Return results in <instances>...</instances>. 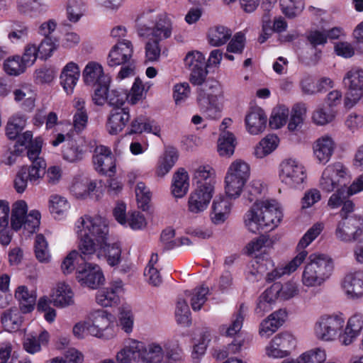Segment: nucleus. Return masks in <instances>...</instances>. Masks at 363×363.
<instances>
[{
  "mask_svg": "<svg viewBox=\"0 0 363 363\" xmlns=\"http://www.w3.org/2000/svg\"><path fill=\"white\" fill-rule=\"evenodd\" d=\"M79 239V250L84 260L94 255L97 247L106 245L108 238L106 220L100 216L84 215L76 223Z\"/></svg>",
  "mask_w": 363,
  "mask_h": 363,
  "instance_id": "1",
  "label": "nucleus"
},
{
  "mask_svg": "<svg viewBox=\"0 0 363 363\" xmlns=\"http://www.w3.org/2000/svg\"><path fill=\"white\" fill-rule=\"evenodd\" d=\"M283 217L278 203L264 200L253 203L244 215V224L249 231L256 233L260 230H272L277 228Z\"/></svg>",
  "mask_w": 363,
  "mask_h": 363,
  "instance_id": "2",
  "label": "nucleus"
},
{
  "mask_svg": "<svg viewBox=\"0 0 363 363\" xmlns=\"http://www.w3.org/2000/svg\"><path fill=\"white\" fill-rule=\"evenodd\" d=\"M140 35H150L152 38L163 40L171 37L173 22L166 13L155 15L153 11L143 12L137 19Z\"/></svg>",
  "mask_w": 363,
  "mask_h": 363,
  "instance_id": "3",
  "label": "nucleus"
},
{
  "mask_svg": "<svg viewBox=\"0 0 363 363\" xmlns=\"http://www.w3.org/2000/svg\"><path fill=\"white\" fill-rule=\"evenodd\" d=\"M333 268V262L328 255L311 254L303 271L301 281L307 287L320 286L330 278Z\"/></svg>",
  "mask_w": 363,
  "mask_h": 363,
  "instance_id": "4",
  "label": "nucleus"
},
{
  "mask_svg": "<svg viewBox=\"0 0 363 363\" xmlns=\"http://www.w3.org/2000/svg\"><path fill=\"white\" fill-rule=\"evenodd\" d=\"M323 228L324 225L322 223H316L313 225L298 242L297 250L299 252L297 255L284 267L276 268L271 272H269L267 275V280L268 281H273L284 274H290L295 272L308 256V252L304 249L320 234Z\"/></svg>",
  "mask_w": 363,
  "mask_h": 363,
  "instance_id": "5",
  "label": "nucleus"
},
{
  "mask_svg": "<svg viewBox=\"0 0 363 363\" xmlns=\"http://www.w3.org/2000/svg\"><path fill=\"white\" fill-rule=\"evenodd\" d=\"M24 146L27 150V157L30 162L27 164L28 172L26 181L24 180V189L26 188L27 182L32 184H38L42 174H44L46 163L43 157L40 156L43 146L41 137L33 138L31 131L24 132Z\"/></svg>",
  "mask_w": 363,
  "mask_h": 363,
  "instance_id": "6",
  "label": "nucleus"
},
{
  "mask_svg": "<svg viewBox=\"0 0 363 363\" xmlns=\"http://www.w3.org/2000/svg\"><path fill=\"white\" fill-rule=\"evenodd\" d=\"M345 316L340 312L324 313L318 317L313 327L315 337L323 342H333L345 326Z\"/></svg>",
  "mask_w": 363,
  "mask_h": 363,
  "instance_id": "7",
  "label": "nucleus"
},
{
  "mask_svg": "<svg viewBox=\"0 0 363 363\" xmlns=\"http://www.w3.org/2000/svg\"><path fill=\"white\" fill-rule=\"evenodd\" d=\"M250 175V167L245 161L237 159L231 162L225 177V189L228 196L234 199L240 196Z\"/></svg>",
  "mask_w": 363,
  "mask_h": 363,
  "instance_id": "8",
  "label": "nucleus"
},
{
  "mask_svg": "<svg viewBox=\"0 0 363 363\" xmlns=\"http://www.w3.org/2000/svg\"><path fill=\"white\" fill-rule=\"evenodd\" d=\"M350 177L347 168L341 162H335L325 167L320 179V187L330 193L337 189H345Z\"/></svg>",
  "mask_w": 363,
  "mask_h": 363,
  "instance_id": "9",
  "label": "nucleus"
},
{
  "mask_svg": "<svg viewBox=\"0 0 363 363\" xmlns=\"http://www.w3.org/2000/svg\"><path fill=\"white\" fill-rule=\"evenodd\" d=\"M279 179L290 188H299L306 179L304 167L293 158L284 160L279 165Z\"/></svg>",
  "mask_w": 363,
  "mask_h": 363,
  "instance_id": "10",
  "label": "nucleus"
},
{
  "mask_svg": "<svg viewBox=\"0 0 363 363\" xmlns=\"http://www.w3.org/2000/svg\"><path fill=\"white\" fill-rule=\"evenodd\" d=\"M335 235L345 243L356 242L363 236V223L356 216L341 219L337 223Z\"/></svg>",
  "mask_w": 363,
  "mask_h": 363,
  "instance_id": "11",
  "label": "nucleus"
},
{
  "mask_svg": "<svg viewBox=\"0 0 363 363\" xmlns=\"http://www.w3.org/2000/svg\"><path fill=\"white\" fill-rule=\"evenodd\" d=\"M204 55L199 51L189 52L184 58L185 66L190 70V82L199 84L206 79L208 71Z\"/></svg>",
  "mask_w": 363,
  "mask_h": 363,
  "instance_id": "12",
  "label": "nucleus"
},
{
  "mask_svg": "<svg viewBox=\"0 0 363 363\" xmlns=\"http://www.w3.org/2000/svg\"><path fill=\"white\" fill-rule=\"evenodd\" d=\"M295 346V338L289 333L277 334L266 347L267 356L282 358L289 354V350Z\"/></svg>",
  "mask_w": 363,
  "mask_h": 363,
  "instance_id": "13",
  "label": "nucleus"
},
{
  "mask_svg": "<svg viewBox=\"0 0 363 363\" xmlns=\"http://www.w3.org/2000/svg\"><path fill=\"white\" fill-rule=\"evenodd\" d=\"M112 315L104 310H95L91 311L86 318L88 325V334L102 337L104 331L108 329L111 323Z\"/></svg>",
  "mask_w": 363,
  "mask_h": 363,
  "instance_id": "14",
  "label": "nucleus"
},
{
  "mask_svg": "<svg viewBox=\"0 0 363 363\" xmlns=\"http://www.w3.org/2000/svg\"><path fill=\"white\" fill-rule=\"evenodd\" d=\"M214 190L207 187H196L189 195L188 211L192 214H200L206 211L213 198Z\"/></svg>",
  "mask_w": 363,
  "mask_h": 363,
  "instance_id": "15",
  "label": "nucleus"
},
{
  "mask_svg": "<svg viewBox=\"0 0 363 363\" xmlns=\"http://www.w3.org/2000/svg\"><path fill=\"white\" fill-rule=\"evenodd\" d=\"M77 279L82 286L96 289L103 284L104 277L99 265L85 264L84 268L77 272Z\"/></svg>",
  "mask_w": 363,
  "mask_h": 363,
  "instance_id": "16",
  "label": "nucleus"
},
{
  "mask_svg": "<svg viewBox=\"0 0 363 363\" xmlns=\"http://www.w3.org/2000/svg\"><path fill=\"white\" fill-rule=\"evenodd\" d=\"M133 53V48L130 41L125 40L118 42L109 52L107 60L108 65L116 67L133 61L132 60Z\"/></svg>",
  "mask_w": 363,
  "mask_h": 363,
  "instance_id": "17",
  "label": "nucleus"
},
{
  "mask_svg": "<svg viewBox=\"0 0 363 363\" xmlns=\"http://www.w3.org/2000/svg\"><path fill=\"white\" fill-rule=\"evenodd\" d=\"M341 287L347 297L358 298L363 296V271L347 273L341 282Z\"/></svg>",
  "mask_w": 363,
  "mask_h": 363,
  "instance_id": "18",
  "label": "nucleus"
},
{
  "mask_svg": "<svg viewBox=\"0 0 363 363\" xmlns=\"http://www.w3.org/2000/svg\"><path fill=\"white\" fill-rule=\"evenodd\" d=\"M130 119V111L128 108H113L108 114L106 125L108 133L118 134L124 129Z\"/></svg>",
  "mask_w": 363,
  "mask_h": 363,
  "instance_id": "19",
  "label": "nucleus"
},
{
  "mask_svg": "<svg viewBox=\"0 0 363 363\" xmlns=\"http://www.w3.org/2000/svg\"><path fill=\"white\" fill-rule=\"evenodd\" d=\"M313 148L316 160L319 163L325 164L333 155L336 143L331 135L325 134L315 141Z\"/></svg>",
  "mask_w": 363,
  "mask_h": 363,
  "instance_id": "20",
  "label": "nucleus"
},
{
  "mask_svg": "<svg viewBox=\"0 0 363 363\" xmlns=\"http://www.w3.org/2000/svg\"><path fill=\"white\" fill-rule=\"evenodd\" d=\"M93 163L97 172L102 174L114 173L116 170L115 160L111 150L106 146H97L93 156Z\"/></svg>",
  "mask_w": 363,
  "mask_h": 363,
  "instance_id": "21",
  "label": "nucleus"
},
{
  "mask_svg": "<svg viewBox=\"0 0 363 363\" xmlns=\"http://www.w3.org/2000/svg\"><path fill=\"white\" fill-rule=\"evenodd\" d=\"M82 78L86 85L92 87L99 84L111 82V79L104 73L102 65L94 61L86 64L82 72Z\"/></svg>",
  "mask_w": 363,
  "mask_h": 363,
  "instance_id": "22",
  "label": "nucleus"
},
{
  "mask_svg": "<svg viewBox=\"0 0 363 363\" xmlns=\"http://www.w3.org/2000/svg\"><path fill=\"white\" fill-rule=\"evenodd\" d=\"M123 282L121 280L113 281L109 286L97 291L96 301L103 307L116 305L119 301V294L123 291Z\"/></svg>",
  "mask_w": 363,
  "mask_h": 363,
  "instance_id": "23",
  "label": "nucleus"
},
{
  "mask_svg": "<svg viewBox=\"0 0 363 363\" xmlns=\"http://www.w3.org/2000/svg\"><path fill=\"white\" fill-rule=\"evenodd\" d=\"M286 315V311L280 309L272 313L263 320L259 328L260 336L268 338L275 333L284 323Z\"/></svg>",
  "mask_w": 363,
  "mask_h": 363,
  "instance_id": "24",
  "label": "nucleus"
},
{
  "mask_svg": "<svg viewBox=\"0 0 363 363\" xmlns=\"http://www.w3.org/2000/svg\"><path fill=\"white\" fill-rule=\"evenodd\" d=\"M80 76V69L74 62H68L62 69L60 74V84L68 94L73 93Z\"/></svg>",
  "mask_w": 363,
  "mask_h": 363,
  "instance_id": "25",
  "label": "nucleus"
},
{
  "mask_svg": "<svg viewBox=\"0 0 363 363\" xmlns=\"http://www.w3.org/2000/svg\"><path fill=\"white\" fill-rule=\"evenodd\" d=\"M52 302L56 307L65 308L74 303V293L65 282H59L52 289Z\"/></svg>",
  "mask_w": 363,
  "mask_h": 363,
  "instance_id": "26",
  "label": "nucleus"
},
{
  "mask_svg": "<svg viewBox=\"0 0 363 363\" xmlns=\"http://www.w3.org/2000/svg\"><path fill=\"white\" fill-rule=\"evenodd\" d=\"M198 86L197 89V103L198 105L203 106L208 103H215L216 101V94L218 91V84L214 80H203Z\"/></svg>",
  "mask_w": 363,
  "mask_h": 363,
  "instance_id": "27",
  "label": "nucleus"
},
{
  "mask_svg": "<svg viewBox=\"0 0 363 363\" xmlns=\"http://www.w3.org/2000/svg\"><path fill=\"white\" fill-rule=\"evenodd\" d=\"M143 350V342L131 340L116 354L117 363H132L140 360Z\"/></svg>",
  "mask_w": 363,
  "mask_h": 363,
  "instance_id": "28",
  "label": "nucleus"
},
{
  "mask_svg": "<svg viewBox=\"0 0 363 363\" xmlns=\"http://www.w3.org/2000/svg\"><path fill=\"white\" fill-rule=\"evenodd\" d=\"M267 121V116L261 108L252 110L245 117L247 128L253 135H257L264 131Z\"/></svg>",
  "mask_w": 363,
  "mask_h": 363,
  "instance_id": "29",
  "label": "nucleus"
},
{
  "mask_svg": "<svg viewBox=\"0 0 363 363\" xmlns=\"http://www.w3.org/2000/svg\"><path fill=\"white\" fill-rule=\"evenodd\" d=\"M247 307L241 304L239 309L233 314L229 325H222L219 327L220 333L226 337H234L238 335L243 324Z\"/></svg>",
  "mask_w": 363,
  "mask_h": 363,
  "instance_id": "30",
  "label": "nucleus"
},
{
  "mask_svg": "<svg viewBox=\"0 0 363 363\" xmlns=\"http://www.w3.org/2000/svg\"><path fill=\"white\" fill-rule=\"evenodd\" d=\"M23 311L21 307L12 308L4 312L1 316V323L4 329L9 333L17 332L23 323Z\"/></svg>",
  "mask_w": 363,
  "mask_h": 363,
  "instance_id": "31",
  "label": "nucleus"
},
{
  "mask_svg": "<svg viewBox=\"0 0 363 363\" xmlns=\"http://www.w3.org/2000/svg\"><path fill=\"white\" fill-rule=\"evenodd\" d=\"M193 179L196 183L198 188L210 187L211 190L215 189V172L209 166H201L197 168L194 172Z\"/></svg>",
  "mask_w": 363,
  "mask_h": 363,
  "instance_id": "32",
  "label": "nucleus"
},
{
  "mask_svg": "<svg viewBox=\"0 0 363 363\" xmlns=\"http://www.w3.org/2000/svg\"><path fill=\"white\" fill-rule=\"evenodd\" d=\"M189 188V175L184 169H179L173 175L172 193L174 197L185 196Z\"/></svg>",
  "mask_w": 363,
  "mask_h": 363,
  "instance_id": "33",
  "label": "nucleus"
},
{
  "mask_svg": "<svg viewBox=\"0 0 363 363\" xmlns=\"http://www.w3.org/2000/svg\"><path fill=\"white\" fill-rule=\"evenodd\" d=\"M6 135L11 140L23 141V113L12 115L8 120Z\"/></svg>",
  "mask_w": 363,
  "mask_h": 363,
  "instance_id": "34",
  "label": "nucleus"
},
{
  "mask_svg": "<svg viewBox=\"0 0 363 363\" xmlns=\"http://www.w3.org/2000/svg\"><path fill=\"white\" fill-rule=\"evenodd\" d=\"M208 40L212 46L224 45L232 36V31L225 26H216L209 29Z\"/></svg>",
  "mask_w": 363,
  "mask_h": 363,
  "instance_id": "35",
  "label": "nucleus"
},
{
  "mask_svg": "<svg viewBox=\"0 0 363 363\" xmlns=\"http://www.w3.org/2000/svg\"><path fill=\"white\" fill-rule=\"evenodd\" d=\"M279 140L275 135H267L257 145L255 155L257 158H263L271 154L278 146Z\"/></svg>",
  "mask_w": 363,
  "mask_h": 363,
  "instance_id": "36",
  "label": "nucleus"
},
{
  "mask_svg": "<svg viewBox=\"0 0 363 363\" xmlns=\"http://www.w3.org/2000/svg\"><path fill=\"white\" fill-rule=\"evenodd\" d=\"M143 132L152 133L154 135H159L160 128L155 125L153 121L140 116L131 122L129 133H142Z\"/></svg>",
  "mask_w": 363,
  "mask_h": 363,
  "instance_id": "37",
  "label": "nucleus"
},
{
  "mask_svg": "<svg viewBox=\"0 0 363 363\" xmlns=\"http://www.w3.org/2000/svg\"><path fill=\"white\" fill-rule=\"evenodd\" d=\"M235 138L233 133L223 132L220 135L218 141V152L222 157H230L234 153Z\"/></svg>",
  "mask_w": 363,
  "mask_h": 363,
  "instance_id": "38",
  "label": "nucleus"
},
{
  "mask_svg": "<svg viewBox=\"0 0 363 363\" xmlns=\"http://www.w3.org/2000/svg\"><path fill=\"white\" fill-rule=\"evenodd\" d=\"M276 300L274 289H268L265 290L259 297L255 313L259 316H262L265 313L272 309V306Z\"/></svg>",
  "mask_w": 363,
  "mask_h": 363,
  "instance_id": "39",
  "label": "nucleus"
},
{
  "mask_svg": "<svg viewBox=\"0 0 363 363\" xmlns=\"http://www.w3.org/2000/svg\"><path fill=\"white\" fill-rule=\"evenodd\" d=\"M281 12L288 18H294L301 13L305 4L303 0H280Z\"/></svg>",
  "mask_w": 363,
  "mask_h": 363,
  "instance_id": "40",
  "label": "nucleus"
},
{
  "mask_svg": "<svg viewBox=\"0 0 363 363\" xmlns=\"http://www.w3.org/2000/svg\"><path fill=\"white\" fill-rule=\"evenodd\" d=\"M163 357V351L158 344L152 343L147 347L143 344V350L140 359L143 363H160Z\"/></svg>",
  "mask_w": 363,
  "mask_h": 363,
  "instance_id": "41",
  "label": "nucleus"
},
{
  "mask_svg": "<svg viewBox=\"0 0 363 363\" xmlns=\"http://www.w3.org/2000/svg\"><path fill=\"white\" fill-rule=\"evenodd\" d=\"M345 87L363 89V69L359 67H352L345 74L342 79Z\"/></svg>",
  "mask_w": 363,
  "mask_h": 363,
  "instance_id": "42",
  "label": "nucleus"
},
{
  "mask_svg": "<svg viewBox=\"0 0 363 363\" xmlns=\"http://www.w3.org/2000/svg\"><path fill=\"white\" fill-rule=\"evenodd\" d=\"M209 294V289L207 286H201L195 288L189 294L190 304L194 311L201 310L206 303Z\"/></svg>",
  "mask_w": 363,
  "mask_h": 363,
  "instance_id": "43",
  "label": "nucleus"
},
{
  "mask_svg": "<svg viewBox=\"0 0 363 363\" xmlns=\"http://www.w3.org/2000/svg\"><path fill=\"white\" fill-rule=\"evenodd\" d=\"M177 159L178 155L175 150L172 149L167 151L157 168L156 175L159 177L166 175L175 164Z\"/></svg>",
  "mask_w": 363,
  "mask_h": 363,
  "instance_id": "44",
  "label": "nucleus"
},
{
  "mask_svg": "<svg viewBox=\"0 0 363 363\" xmlns=\"http://www.w3.org/2000/svg\"><path fill=\"white\" fill-rule=\"evenodd\" d=\"M289 110L285 106H279L274 108L269 119V125L273 129H279L286 124Z\"/></svg>",
  "mask_w": 363,
  "mask_h": 363,
  "instance_id": "45",
  "label": "nucleus"
},
{
  "mask_svg": "<svg viewBox=\"0 0 363 363\" xmlns=\"http://www.w3.org/2000/svg\"><path fill=\"white\" fill-rule=\"evenodd\" d=\"M264 189L263 183L260 180L254 179L247 185L244 194V198L249 203L262 202L264 200H259V197L262 195Z\"/></svg>",
  "mask_w": 363,
  "mask_h": 363,
  "instance_id": "46",
  "label": "nucleus"
},
{
  "mask_svg": "<svg viewBox=\"0 0 363 363\" xmlns=\"http://www.w3.org/2000/svg\"><path fill=\"white\" fill-rule=\"evenodd\" d=\"M27 204L24 202V230L33 233L39 228L41 216L37 210H32L27 214Z\"/></svg>",
  "mask_w": 363,
  "mask_h": 363,
  "instance_id": "47",
  "label": "nucleus"
},
{
  "mask_svg": "<svg viewBox=\"0 0 363 363\" xmlns=\"http://www.w3.org/2000/svg\"><path fill=\"white\" fill-rule=\"evenodd\" d=\"M86 11V4L82 0H69L67 12L68 19L77 22Z\"/></svg>",
  "mask_w": 363,
  "mask_h": 363,
  "instance_id": "48",
  "label": "nucleus"
},
{
  "mask_svg": "<svg viewBox=\"0 0 363 363\" xmlns=\"http://www.w3.org/2000/svg\"><path fill=\"white\" fill-rule=\"evenodd\" d=\"M35 253L40 262H47L50 259L48 243L43 234L35 236L34 242Z\"/></svg>",
  "mask_w": 363,
  "mask_h": 363,
  "instance_id": "49",
  "label": "nucleus"
},
{
  "mask_svg": "<svg viewBox=\"0 0 363 363\" xmlns=\"http://www.w3.org/2000/svg\"><path fill=\"white\" fill-rule=\"evenodd\" d=\"M346 92L343 99L345 108L351 109L363 99V89L345 87Z\"/></svg>",
  "mask_w": 363,
  "mask_h": 363,
  "instance_id": "50",
  "label": "nucleus"
},
{
  "mask_svg": "<svg viewBox=\"0 0 363 363\" xmlns=\"http://www.w3.org/2000/svg\"><path fill=\"white\" fill-rule=\"evenodd\" d=\"M87 178L82 176L74 177L69 186V192L77 199L87 196Z\"/></svg>",
  "mask_w": 363,
  "mask_h": 363,
  "instance_id": "51",
  "label": "nucleus"
},
{
  "mask_svg": "<svg viewBox=\"0 0 363 363\" xmlns=\"http://www.w3.org/2000/svg\"><path fill=\"white\" fill-rule=\"evenodd\" d=\"M69 208L67 200L59 195H52L50 199V210L55 216L63 215Z\"/></svg>",
  "mask_w": 363,
  "mask_h": 363,
  "instance_id": "52",
  "label": "nucleus"
},
{
  "mask_svg": "<svg viewBox=\"0 0 363 363\" xmlns=\"http://www.w3.org/2000/svg\"><path fill=\"white\" fill-rule=\"evenodd\" d=\"M175 316L178 323L189 325L190 319V310L188 303L184 299L179 298L177 301Z\"/></svg>",
  "mask_w": 363,
  "mask_h": 363,
  "instance_id": "53",
  "label": "nucleus"
},
{
  "mask_svg": "<svg viewBox=\"0 0 363 363\" xmlns=\"http://www.w3.org/2000/svg\"><path fill=\"white\" fill-rule=\"evenodd\" d=\"M325 359V351L321 348H315L308 350L299 356L301 363H322Z\"/></svg>",
  "mask_w": 363,
  "mask_h": 363,
  "instance_id": "54",
  "label": "nucleus"
},
{
  "mask_svg": "<svg viewBox=\"0 0 363 363\" xmlns=\"http://www.w3.org/2000/svg\"><path fill=\"white\" fill-rule=\"evenodd\" d=\"M135 195L138 207L143 211L147 210L151 199V193L143 182L137 184Z\"/></svg>",
  "mask_w": 363,
  "mask_h": 363,
  "instance_id": "55",
  "label": "nucleus"
},
{
  "mask_svg": "<svg viewBox=\"0 0 363 363\" xmlns=\"http://www.w3.org/2000/svg\"><path fill=\"white\" fill-rule=\"evenodd\" d=\"M262 7L267 12L263 15V26L262 33L259 37V42L264 43L273 33V30L269 26L270 13L269 11L272 8V5L270 3H264Z\"/></svg>",
  "mask_w": 363,
  "mask_h": 363,
  "instance_id": "56",
  "label": "nucleus"
},
{
  "mask_svg": "<svg viewBox=\"0 0 363 363\" xmlns=\"http://www.w3.org/2000/svg\"><path fill=\"white\" fill-rule=\"evenodd\" d=\"M119 326L126 333H130L134 324L133 314L129 308H121L118 316Z\"/></svg>",
  "mask_w": 363,
  "mask_h": 363,
  "instance_id": "57",
  "label": "nucleus"
},
{
  "mask_svg": "<svg viewBox=\"0 0 363 363\" xmlns=\"http://www.w3.org/2000/svg\"><path fill=\"white\" fill-rule=\"evenodd\" d=\"M23 57L16 55L6 59L4 63V71L9 75H19L23 70Z\"/></svg>",
  "mask_w": 363,
  "mask_h": 363,
  "instance_id": "58",
  "label": "nucleus"
},
{
  "mask_svg": "<svg viewBox=\"0 0 363 363\" xmlns=\"http://www.w3.org/2000/svg\"><path fill=\"white\" fill-rule=\"evenodd\" d=\"M56 72L52 67L43 66L34 72V80L37 84H49L55 78Z\"/></svg>",
  "mask_w": 363,
  "mask_h": 363,
  "instance_id": "59",
  "label": "nucleus"
},
{
  "mask_svg": "<svg viewBox=\"0 0 363 363\" xmlns=\"http://www.w3.org/2000/svg\"><path fill=\"white\" fill-rule=\"evenodd\" d=\"M11 227L15 230H18L23 226V201L18 200L12 206Z\"/></svg>",
  "mask_w": 363,
  "mask_h": 363,
  "instance_id": "60",
  "label": "nucleus"
},
{
  "mask_svg": "<svg viewBox=\"0 0 363 363\" xmlns=\"http://www.w3.org/2000/svg\"><path fill=\"white\" fill-rule=\"evenodd\" d=\"M145 60L148 62L157 61L160 57V40L150 39L145 44Z\"/></svg>",
  "mask_w": 363,
  "mask_h": 363,
  "instance_id": "61",
  "label": "nucleus"
},
{
  "mask_svg": "<svg viewBox=\"0 0 363 363\" xmlns=\"http://www.w3.org/2000/svg\"><path fill=\"white\" fill-rule=\"evenodd\" d=\"M46 10V6L41 0H24V14L35 17Z\"/></svg>",
  "mask_w": 363,
  "mask_h": 363,
  "instance_id": "62",
  "label": "nucleus"
},
{
  "mask_svg": "<svg viewBox=\"0 0 363 363\" xmlns=\"http://www.w3.org/2000/svg\"><path fill=\"white\" fill-rule=\"evenodd\" d=\"M100 249H104L106 252V257L108 264L110 266H116L121 262V250L117 245L114 244L112 245H104L103 247H99Z\"/></svg>",
  "mask_w": 363,
  "mask_h": 363,
  "instance_id": "63",
  "label": "nucleus"
},
{
  "mask_svg": "<svg viewBox=\"0 0 363 363\" xmlns=\"http://www.w3.org/2000/svg\"><path fill=\"white\" fill-rule=\"evenodd\" d=\"M62 157L69 162H77L82 160L83 152L73 143H69L63 147Z\"/></svg>",
  "mask_w": 363,
  "mask_h": 363,
  "instance_id": "64",
  "label": "nucleus"
}]
</instances>
